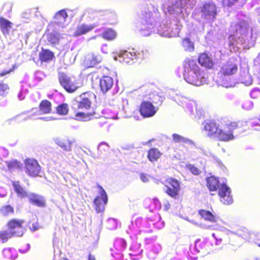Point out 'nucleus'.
Returning a JSON list of instances; mask_svg holds the SVG:
<instances>
[{
  "label": "nucleus",
  "instance_id": "obj_25",
  "mask_svg": "<svg viewBox=\"0 0 260 260\" xmlns=\"http://www.w3.org/2000/svg\"><path fill=\"white\" fill-rule=\"evenodd\" d=\"M60 35L57 32H48L46 34V39L51 45L58 44L59 42Z\"/></svg>",
  "mask_w": 260,
  "mask_h": 260
},
{
  "label": "nucleus",
  "instance_id": "obj_8",
  "mask_svg": "<svg viewBox=\"0 0 260 260\" xmlns=\"http://www.w3.org/2000/svg\"><path fill=\"white\" fill-rule=\"evenodd\" d=\"M97 187L99 189L100 196L94 199L93 203L96 212L101 213L105 210V206L108 202V196L105 190L101 186L98 185Z\"/></svg>",
  "mask_w": 260,
  "mask_h": 260
},
{
  "label": "nucleus",
  "instance_id": "obj_12",
  "mask_svg": "<svg viewBox=\"0 0 260 260\" xmlns=\"http://www.w3.org/2000/svg\"><path fill=\"white\" fill-rule=\"evenodd\" d=\"M26 172L31 177L38 176L41 171V167L34 159L27 158L25 161Z\"/></svg>",
  "mask_w": 260,
  "mask_h": 260
},
{
  "label": "nucleus",
  "instance_id": "obj_24",
  "mask_svg": "<svg viewBox=\"0 0 260 260\" xmlns=\"http://www.w3.org/2000/svg\"><path fill=\"white\" fill-rule=\"evenodd\" d=\"M39 108L40 112L43 114H50L52 110V104L47 100H42L39 104Z\"/></svg>",
  "mask_w": 260,
  "mask_h": 260
},
{
  "label": "nucleus",
  "instance_id": "obj_54",
  "mask_svg": "<svg viewBox=\"0 0 260 260\" xmlns=\"http://www.w3.org/2000/svg\"><path fill=\"white\" fill-rule=\"evenodd\" d=\"M30 229L31 231H35L38 229V227L35 224H32L31 226L30 227Z\"/></svg>",
  "mask_w": 260,
  "mask_h": 260
},
{
  "label": "nucleus",
  "instance_id": "obj_60",
  "mask_svg": "<svg viewBox=\"0 0 260 260\" xmlns=\"http://www.w3.org/2000/svg\"><path fill=\"white\" fill-rule=\"evenodd\" d=\"M257 246L260 247V243L257 244Z\"/></svg>",
  "mask_w": 260,
  "mask_h": 260
},
{
  "label": "nucleus",
  "instance_id": "obj_40",
  "mask_svg": "<svg viewBox=\"0 0 260 260\" xmlns=\"http://www.w3.org/2000/svg\"><path fill=\"white\" fill-rule=\"evenodd\" d=\"M6 164L8 169L10 170L19 169L21 167V162L16 159L8 161L6 162Z\"/></svg>",
  "mask_w": 260,
  "mask_h": 260
},
{
  "label": "nucleus",
  "instance_id": "obj_61",
  "mask_svg": "<svg viewBox=\"0 0 260 260\" xmlns=\"http://www.w3.org/2000/svg\"><path fill=\"white\" fill-rule=\"evenodd\" d=\"M154 200H156V201H158V199H154Z\"/></svg>",
  "mask_w": 260,
  "mask_h": 260
},
{
  "label": "nucleus",
  "instance_id": "obj_56",
  "mask_svg": "<svg viewBox=\"0 0 260 260\" xmlns=\"http://www.w3.org/2000/svg\"><path fill=\"white\" fill-rule=\"evenodd\" d=\"M258 79L259 83H260V68H259V71L258 72Z\"/></svg>",
  "mask_w": 260,
  "mask_h": 260
},
{
  "label": "nucleus",
  "instance_id": "obj_27",
  "mask_svg": "<svg viewBox=\"0 0 260 260\" xmlns=\"http://www.w3.org/2000/svg\"><path fill=\"white\" fill-rule=\"evenodd\" d=\"M120 58L122 59L121 61L129 63L132 61L136 59V52L134 50L132 52L125 51L121 54Z\"/></svg>",
  "mask_w": 260,
  "mask_h": 260
},
{
  "label": "nucleus",
  "instance_id": "obj_16",
  "mask_svg": "<svg viewBox=\"0 0 260 260\" xmlns=\"http://www.w3.org/2000/svg\"><path fill=\"white\" fill-rule=\"evenodd\" d=\"M100 88L103 93L106 94L113 86V79L109 76H103L99 80Z\"/></svg>",
  "mask_w": 260,
  "mask_h": 260
},
{
  "label": "nucleus",
  "instance_id": "obj_30",
  "mask_svg": "<svg viewBox=\"0 0 260 260\" xmlns=\"http://www.w3.org/2000/svg\"><path fill=\"white\" fill-rule=\"evenodd\" d=\"M181 44L186 51L191 52L194 50V44L189 38H184L182 41Z\"/></svg>",
  "mask_w": 260,
  "mask_h": 260
},
{
  "label": "nucleus",
  "instance_id": "obj_4",
  "mask_svg": "<svg viewBox=\"0 0 260 260\" xmlns=\"http://www.w3.org/2000/svg\"><path fill=\"white\" fill-rule=\"evenodd\" d=\"M238 127V125L237 122H231L226 124L225 128L224 129L219 128L216 137L219 141L222 142L232 141L235 138L233 131L237 129Z\"/></svg>",
  "mask_w": 260,
  "mask_h": 260
},
{
  "label": "nucleus",
  "instance_id": "obj_1",
  "mask_svg": "<svg viewBox=\"0 0 260 260\" xmlns=\"http://www.w3.org/2000/svg\"><path fill=\"white\" fill-rule=\"evenodd\" d=\"M182 66L183 78L187 83L197 86L204 83V71L194 60L187 58L183 61Z\"/></svg>",
  "mask_w": 260,
  "mask_h": 260
},
{
  "label": "nucleus",
  "instance_id": "obj_50",
  "mask_svg": "<svg viewBox=\"0 0 260 260\" xmlns=\"http://www.w3.org/2000/svg\"><path fill=\"white\" fill-rule=\"evenodd\" d=\"M17 122L16 121V119L15 117H13V118H10L7 120H6L5 122V125L6 126H8V125H14V124H17Z\"/></svg>",
  "mask_w": 260,
  "mask_h": 260
},
{
  "label": "nucleus",
  "instance_id": "obj_26",
  "mask_svg": "<svg viewBox=\"0 0 260 260\" xmlns=\"http://www.w3.org/2000/svg\"><path fill=\"white\" fill-rule=\"evenodd\" d=\"M102 60V58L101 55L92 54L88 57L86 62L88 67H93L100 63Z\"/></svg>",
  "mask_w": 260,
  "mask_h": 260
},
{
  "label": "nucleus",
  "instance_id": "obj_22",
  "mask_svg": "<svg viewBox=\"0 0 260 260\" xmlns=\"http://www.w3.org/2000/svg\"><path fill=\"white\" fill-rule=\"evenodd\" d=\"M12 22L8 19L0 17V28L2 33L4 35H9L10 29L12 28Z\"/></svg>",
  "mask_w": 260,
  "mask_h": 260
},
{
  "label": "nucleus",
  "instance_id": "obj_59",
  "mask_svg": "<svg viewBox=\"0 0 260 260\" xmlns=\"http://www.w3.org/2000/svg\"><path fill=\"white\" fill-rule=\"evenodd\" d=\"M62 260H70L68 258H63Z\"/></svg>",
  "mask_w": 260,
  "mask_h": 260
},
{
  "label": "nucleus",
  "instance_id": "obj_38",
  "mask_svg": "<svg viewBox=\"0 0 260 260\" xmlns=\"http://www.w3.org/2000/svg\"><path fill=\"white\" fill-rule=\"evenodd\" d=\"M246 0H222V3L224 7H230L234 5H238L239 6H242L245 3Z\"/></svg>",
  "mask_w": 260,
  "mask_h": 260
},
{
  "label": "nucleus",
  "instance_id": "obj_20",
  "mask_svg": "<svg viewBox=\"0 0 260 260\" xmlns=\"http://www.w3.org/2000/svg\"><path fill=\"white\" fill-rule=\"evenodd\" d=\"M95 27V25L94 24L87 25L83 23L78 25L77 26L76 30L74 34V36L79 37L83 35H85L92 30Z\"/></svg>",
  "mask_w": 260,
  "mask_h": 260
},
{
  "label": "nucleus",
  "instance_id": "obj_3",
  "mask_svg": "<svg viewBox=\"0 0 260 260\" xmlns=\"http://www.w3.org/2000/svg\"><path fill=\"white\" fill-rule=\"evenodd\" d=\"M238 70V66L236 59H230L224 62L220 68L218 72V78L223 81L226 77L236 74Z\"/></svg>",
  "mask_w": 260,
  "mask_h": 260
},
{
  "label": "nucleus",
  "instance_id": "obj_42",
  "mask_svg": "<svg viewBox=\"0 0 260 260\" xmlns=\"http://www.w3.org/2000/svg\"><path fill=\"white\" fill-rule=\"evenodd\" d=\"M13 237H15L14 235L9 230H4L0 232V238L3 242L7 241Z\"/></svg>",
  "mask_w": 260,
  "mask_h": 260
},
{
  "label": "nucleus",
  "instance_id": "obj_36",
  "mask_svg": "<svg viewBox=\"0 0 260 260\" xmlns=\"http://www.w3.org/2000/svg\"><path fill=\"white\" fill-rule=\"evenodd\" d=\"M141 19L143 22H145L147 24H152V21L154 20L152 12L151 11L143 12L141 14Z\"/></svg>",
  "mask_w": 260,
  "mask_h": 260
},
{
  "label": "nucleus",
  "instance_id": "obj_29",
  "mask_svg": "<svg viewBox=\"0 0 260 260\" xmlns=\"http://www.w3.org/2000/svg\"><path fill=\"white\" fill-rule=\"evenodd\" d=\"M68 15L65 10H61L56 13L54 16V22L56 24L63 23Z\"/></svg>",
  "mask_w": 260,
  "mask_h": 260
},
{
  "label": "nucleus",
  "instance_id": "obj_47",
  "mask_svg": "<svg viewBox=\"0 0 260 260\" xmlns=\"http://www.w3.org/2000/svg\"><path fill=\"white\" fill-rule=\"evenodd\" d=\"M16 68V64H13L11 69H10L9 70H4L2 71L1 73H0V77H3L6 75H8L11 72H13L15 69Z\"/></svg>",
  "mask_w": 260,
  "mask_h": 260
},
{
  "label": "nucleus",
  "instance_id": "obj_58",
  "mask_svg": "<svg viewBox=\"0 0 260 260\" xmlns=\"http://www.w3.org/2000/svg\"><path fill=\"white\" fill-rule=\"evenodd\" d=\"M212 237H213L214 238H215V234H214V233H213V234H212Z\"/></svg>",
  "mask_w": 260,
  "mask_h": 260
},
{
  "label": "nucleus",
  "instance_id": "obj_41",
  "mask_svg": "<svg viewBox=\"0 0 260 260\" xmlns=\"http://www.w3.org/2000/svg\"><path fill=\"white\" fill-rule=\"evenodd\" d=\"M172 138L174 142L176 143H184L187 144H192V142L188 139L183 137L182 136L177 134H174L172 135Z\"/></svg>",
  "mask_w": 260,
  "mask_h": 260
},
{
  "label": "nucleus",
  "instance_id": "obj_18",
  "mask_svg": "<svg viewBox=\"0 0 260 260\" xmlns=\"http://www.w3.org/2000/svg\"><path fill=\"white\" fill-rule=\"evenodd\" d=\"M28 199L29 202L32 205L39 207L46 206V201L44 198L38 194L31 193L28 196Z\"/></svg>",
  "mask_w": 260,
  "mask_h": 260
},
{
  "label": "nucleus",
  "instance_id": "obj_9",
  "mask_svg": "<svg viewBox=\"0 0 260 260\" xmlns=\"http://www.w3.org/2000/svg\"><path fill=\"white\" fill-rule=\"evenodd\" d=\"M139 111L143 118H150L156 114L157 108L153 105L152 103L145 101L141 103Z\"/></svg>",
  "mask_w": 260,
  "mask_h": 260
},
{
  "label": "nucleus",
  "instance_id": "obj_28",
  "mask_svg": "<svg viewBox=\"0 0 260 260\" xmlns=\"http://www.w3.org/2000/svg\"><path fill=\"white\" fill-rule=\"evenodd\" d=\"M101 36L106 41H112L116 39L117 33L112 28H107L102 33Z\"/></svg>",
  "mask_w": 260,
  "mask_h": 260
},
{
  "label": "nucleus",
  "instance_id": "obj_34",
  "mask_svg": "<svg viewBox=\"0 0 260 260\" xmlns=\"http://www.w3.org/2000/svg\"><path fill=\"white\" fill-rule=\"evenodd\" d=\"M3 255L7 258L15 259L17 257L16 250L13 248H5L3 251Z\"/></svg>",
  "mask_w": 260,
  "mask_h": 260
},
{
  "label": "nucleus",
  "instance_id": "obj_5",
  "mask_svg": "<svg viewBox=\"0 0 260 260\" xmlns=\"http://www.w3.org/2000/svg\"><path fill=\"white\" fill-rule=\"evenodd\" d=\"M24 223L23 219L12 218L8 221L7 227L15 237H21L25 232Z\"/></svg>",
  "mask_w": 260,
  "mask_h": 260
},
{
  "label": "nucleus",
  "instance_id": "obj_13",
  "mask_svg": "<svg viewBox=\"0 0 260 260\" xmlns=\"http://www.w3.org/2000/svg\"><path fill=\"white\" fill-rule=\"evenodd\" d=\"M94 94L90 91H86L80 95V100L78 103L79 109H89L91 106V100Z\"/></svg>",
  "mask_w": 260,
  "mask_h": 260
},
{
  "label": "nucleus",
  "instance_id": "obj_55",
  "mask_svg": "<svg viewBox=\"0 0 260 260\" xmlns=\"http://www.w3.org/2000/svg\"><path fill=\"white\" fill-rule=\"evenodd\" d=\"M88 260H95V256L89 253L88 256Z\"/></svg>",
  "mask_w": 260,
  "mask_h": 260
},
{
  "label": "nucleus",
  "instance_id": "obj_15",
  "mask_svg": "<svg viewBox=\"0 0 260 260\" xmlns=\"http://www.w3.org/2000/svg\"><path fill=\"white\" fill-rule=\"evenodd\" d=\"M198 61L200 65L207 70H211L214 68V62L212 58L206 52L199 54Z\"/></svg>",
  "mask_w": 260,
  "mask_h": 260
},
{
  "label": "nucleus",
  "instance_id": "obj_11",
  "mask_svg": "<svg viewBox=\"0 0 260 260\" xmlns=\"http://www.w3.org/2000/svg\"><path fill=\"white\" fill-rule=\"evenodd\" d=\"M220 201L224 205H229L233 203V198L230 188L225 183H222L218 191Z\"/></svg>",
  "mask_w": 260,
  "mask_h": 260
},
{
  "label": "nucleus",
  "instance_id": "obj_53",
  "mask_svg": "<svg viewBox=\"0 0 260 260\" xmlns=\"http://www.w3.org/2000/svg\"><path fill=\"white\" fill-rule=\"evenodd\" d=\"M99 77L98 75H97L96 74H92L91 75V81L92 83H93L94 80L96 81L98 79H99Z\"/></svg>",
  "mask_w": 260,
  "mask_h": 260
},
{
  "label": "nucleus",
  "instance_id": "obj_2",
  "mask_svg": "<svg viewBox=\"0 0 260 260\" xmlns=\"http://www.w3.org/2000/svg\"><path fill=\"white\" fill-rule=\"evenodd\" d=\"M164 186V192L170 197L177 199L180 196L181 187L180 182L173 177L167 178L162 183Z\"/></svg>",
  "mask_w": 260,
  "mask_h": 260
},
{
  "label": "nucleus",
  "instance_id": "obj_57",
  "mask_svg": "<svg viewBox=\"0 0 260 260\" xmlns=\"http://www.w3.org/2000/svg\"><path fill=\"white\" fill-rule=\"evenodd\" d=\"M95 38H96V36H94V37H91L89 40L93 39H95Z\"/></svg>",
  "mask_w": 260,
  "mask_h": 260
},
{
  "label": "nucleus",
  "instance_id": "obj_19",
  "mask_svg": "<svg viewBox=\"0 0 260 260\" xmlns=\"http://www.w3.org/2000/svg\"><path fill=\"white\" fill-rule=\"evenodd\" d=\"M39 58L41 63H47L55 58V55L54 52L49 49L42 48L39 52Z\"/></svg>",
  "mask_w": 260,
  "mask_h": 260
},
{
  "label": "nucleus",
  "instance_id": "obj_21",
  "mask_svg": "<svg viewBox=\"0 0 260 260\" xmlns=\"http://www.w3.org/2000/svg\"><path fill=\"white\" fill-rule=\"evenodd\" d=\"M198 212L199 215L205 220L211 222H215L217 221V217L213 212L204 209L199 210Z\"/></svg>",
  "mask_w": 260,
  "mask_h": 260
},
{
  "label": "nucleus",
  "instance_id": "obj_17",
  "mask_svg": "<svg viewBox=\"0 0 260 260\" xmlns=\"http://www.w3.org/2000/svg\"><path fill=\"white\" fill-rule=\"evenodd\" d=\"M206 186L210 191H218L221 186L222 183H220L218 178L214 176H211L207 177L206 179Z\"/></svg>",
  "mask_w": 260,
  "mask_h": 260
},
{
  "label": "nucleus",
  "instance_id": "obj_49",
  "mask_svg": "<svg viewBox=\"0 0 260 260\" xmlns=\"http://www.w3.org/2000/svg\"><path fill=\"white\" fill-rule=\"evenodd\" d=\"M155 98L157 100L156 101H153L152 103H153L155 104H156L158 106H160L164 101V98L161 96H159L158 95H156Z\"/></svg>",
  "mask_w": 260,
  "mask_h": 260
},
{
  "label": "nucleus",
  "instance_id": "obj_32",
  "mask_svg": "<svg viewBox=\"0 0 260 260\" xmlns=\"http://www.w3.org/2000/svg\"><path fill=\"white\" fill-rule=\"evenodd\" d=\"M14 213V208L10 205H3L0 208V214L3 216H8Z\"/></svg>",
  "mask_w": 260,
  "mask_h": 260
},
{
  "label": "nucleus",
  "instance_id": "obj_7",
  "mask_svg": "<svg viewBox=\"0 0 260 260\" xmlns=\"http://www.w3.org/2000/svg\"><path fill=\"white\" fill-rule=\"evenodd\" d=\"M58 81L62 88L68 93L75 92L79 88L75 81L64 73H60L58 76Z\"/></svg>",
  "mask_w": 260,
  "mask_h": 260
},
{
  "label": "nucleus",
  "instance_id": "obj_14",
  "mask_svg": "<svg viewBox=\"0 0 260 260\" xmlns=\"http://www.w3.org/2000/svg\"><path fill=\"white\" fill-rule=\"evenodd\" d=\"M231 27L234 34H239L241 37L246 36L249 29L248 24L245 20L233 23L231 24Z\"/></svg>",
  "mask_w": 260,
  "mask_h": 260
},
{
  "label": "nucleus",
  "instance_id": "obj_51",
  "mask_svg": "<svg viewBox=\"0 0 260 260\" xmlns=\"http://www.w3.org/2000/svg\"><path fill=\"white\" fill-rule=\"evenodd\" d=\"M140 179L143 182H147L149 181V176L145 173H142L140 175Z\"/></svg>",
  "mask_w": 260,
  "mask_h": 260
},
{
  "label": "nucleus",
  "instance_id": "obj_48",
  "mask_svg": "<svg viewBox=\"0 0 260 260\" xmlns=\"http://www.w3.org/2000/svg\"><path fill=\"white\" fill-rule=\"evenodd\" d=\"M260 96V90L258 89H253L250 92V96L252 99H257Z\"/></svg>",
  "mask_w": 260,
  "mask_h": 260
},
{
  "label": "nucleus",
  "instance_id": "obj_44",
  "mask_svg": "<svg viewBox=\"0 0 260 260\" xmlns=\"http://www.w3.org/2000/svg\"><path fill=\"white\" fill-rule=\"evenodd\" d=\"M241 82L245 85H251L252 83V79L248 74H246L241 77Z\"/></svg>",
  "mask_w": 260,
  "mask_h": 260
},
{
  "label": "nucleus",
  "instance_id": "obj_33",
  "mask_svg": "<svg viewBox=\"0 0 260 260\" xmlns=\"http://www.w3.org/2000/svg\"><path fill=\"white\" fill-rule=\"evenodd\" d=\"M12 185L15 192L19 196L22 198L27 197V192L21 187L19 181L13 182Z\"/></svg>",
  "mask_w": 260,
  "mask_h": 260
},
{
  "label": "nucleus",
  "instance_id": "obj_6",
  "mask_svg": "<svg viewBox=\"0 0 260 260\" xmlns=\"http://www.w3.org/2000/svg\"><path fill=\"white\" fill-rule=\"evenodd\" d=\"M201 12L202 18L213 22L216 19L217 14L216 5L213 2L205 3L201 7Z\"/></svg>",
  "mask_w": 260,
  "mask_h": 260
},
{
  "label": "nucleus",
  "instance_id": "obj_52",
  "mask_svg": "<svg viewBox=\"0 0 260 260\" xmlns=\"http://www.w3.org/2000/svg\"><path fill=\"white\" fill-rule=\"evenodd\" d=\"M164 210L166 211H168L170 209L171 207V205L169 201H167L164 204Z\"/></svg>",
  "mask_w": 260,
  "mask_h": 260
},
{
  "label": "nucleus",
  "instance_id": "obj_31",
  "mask_svg": "<svg viewBox=\"0 0 260 260\" xmlns=\"http://www.w3.org/2000/svg\"><path fill=\"white\" fill-rule=\"evenodd\" d=\"M151 54L147 50L136 52V59L139 61L147 60L150 59Z\"/></svg>",
  "mask_w": 260,
  "mask_h": 260
},
{
  "label": "nucleus",
  "instance_id": "obj_43",
  "mask_svg": "<svg viewBox=\"0 0 260 260\" xmlns=\"http://www.w3.org/2000/svg\"><path fill=\"white\" fill-rule=\"evenodd\" d=\"M195 248L198 252L205 251L206 249V243L200 239L197 240L195 243Z\"/></svg>",
  "mask_w": 260,
  "mask_h": 260
},
{
  "label": "nucleus",
  "instance_id": "obj_46",
  "mask_svg": "<svg viewBox=\"0 0 260 260\" xmlns=\"http://www.w3.org/2000/svg\"><path fill=\"white\" fill-rule=\"evenodd\" d=\"M59 145L65 151H70L71 150V142L68 140L60 142Z\"/></svg>",
  "mask_w": 260,
  "mask_h": 260
},
{
  "label": "nucleus",
  "instance_id": "obj_37",
  "mask_svg": "<svg viewBox=\"0 0 260 260\" xmlns=\"http://www.w3.org/2000/svg\"><path fill=\"white\" fill-rule=\"evenodd\" d=\"M56 113L59 115H66L69 112V106L66 103L59 105L56 108Z\"/></svg>",
  "mask_w": 260,
  "mask_h": 260
},
{
  "label": "nucleus",
  "instance_id": "obj_45",
  "mask_svg": "<svg viewBox=\"0 0 260 260\" xmlns=\"http://www.w3.org/2000/svg\"><path fill=\"white\" fill-rule=\"evenodd\" d=\"M186 168L190 171L194 175H199L201 174V171L194 165L191 164L187 165Z\"/></svg>",
  "mask_w": 260,
  "mask_h": 260
},
{
  "label": "nucleus",
  "instance_id": "obj_23",
  "mask_svg": "<svg viewBox=\"0 0 260 260\" xmlns=\"http://www.w3.org/2000/svg\"><path fill=\"white\" fill-rule=\"evenodd\" d=\"M161 153L156 148H151L149 149L147 153V158L152 162L157 161L161 157Z\"/></svg>",
  "mask_w": 260,
  "mask_h": 260
},
{
  "label": "nucleus",
  "instance_id": "obj_39",
  "mask_svg": "<svg viewBox=\"0 0 260 260\" xmlns=\"http://www.w3.org/2000/svg\"><path fill=\"white\" fill-rule=\"evenodd\" d=\"M126 242L125 240L120 239L116 240L114 243V247L116 250L122 251L125 249Z\"/></svg>",
  "mask_w": 260,
  "mask_h": 260
},
{
  "label": "nucleus",
  "instance_id": "obj_35",
  "mask_svg": "<svg viewBox=\"0 0 260 260\" xmlns=\"http://www.w3.org/2000/svg\"><path fill=\"white\" fill-rule=\"evenodd\" d=\"M95 112L84 113L77 112L75 114V116L79 120L83 121H88L90 120L94 115Z\"/></svg>",
  "mask_w": 260,
  "mask_h": 260
},
{
  "label": "nucleus",
  "instance_id": "obj_10",
  "mask_svg": "<svg viewBox=\"0 0 260 260\" xmlns=\"http://www.w3.org/2000/svg\"><path fill=\"white\" fill-rule=\"evenodd\" d=\"M202 125L203 131L206 136L209 138L216 137L219 131V125L214 120L207 119L205 120Z\"/></svg>",
  "mask_w": 260,
  "mask_h": 260
}]
</instances>
